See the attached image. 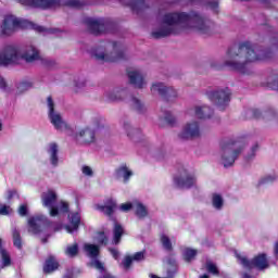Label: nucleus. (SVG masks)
Returning <instances> with one entry per match:
<instances>
[{"mask_svg":"<svg viewBox=\"0 0 278 278\" xmlns=\"http://www.w3.org/2000/svg\"><path fill=\"white\" fill-rule=\"evenodd\" d=\"M181 31H197L198 34H211L212 22L201 16L197 12L190 13H167L162 18V26L154 30V38H166L170 34H181Z\"/></svg>","mask_w":278,"mask_h":278,"instance_id":"1","label":"nucleus"},{"mask_svg":"<svg viewBox=\"0 0 278 278\" xmlns=\"http://www.w3.org/2000/svg\"><path fill=\"white\" fill-rule=\"evenodd\" d=\"M270 56V52L252 46L251 42L244 41L238 48H230L227 52L225 64L232 71H238L243 75L247 74V65L253 62H262Z\"/></svg>","mask_w":278,"mask_h":278,"instance_id":"2","label":"nucleus"},{"mask_svg":"<svg viewBox=\"0 0 278 278\" xmlns=\"http://www.w3.org/2000/svg\"><path fill=\"white\" fill-rule=\"evenodd\" d=\"M40 59V52L34 46H26L18 49L14 46H7L2 52H0V66H10V64H21V60L24 62H36Z\"/></svg>","mask_w":278,"mask_h":278,"instance_id":"3","label":"nucleus"},{"mask_svg":"<svg viewBox=\"0 0 278 278\" xmlns=\"http://www.w3.org/2000/svg\"><path fill=\"white\" fill-rule=\"evenodd\" d=\"M18 29H34L45 36L48 34H58L56 28H45L30 21L18 18L14 15H7L1 26L2 36H12V34H14V31H18Z\"/></svg>","mask_w":278,"mask_h":278,"instance_id":"4","label":"nucleus"},{"mask_svg":"<svg viewBox=\"0 0 278 278\" xmlns=\"http://www.w3.org/2000/svg\"><path fill=\"white\" fill-rule=\"evenodd\" d=\"M22 5L27 8H41V10H49V8H60V5H67V8H84V0H17Z\"/></svg>","mask_w":278,"mask_h":278,"instance_id":"5","label":"nucleus"},{"mask_svg":"<svg viewBox=\"0 0 278 278\" xmlns=\"http://www.w3.org/2000/svg\"><path fill=\"white\" fill-rule=\"evenodd\" d=\"M41 203L43 207L49 210L50 216H60L68 212V203L58 202V194L53 190H48L41 194Z\"/></svg>","mask_w":278,"mask_h":278,"instance_id":"6","label":"nucleus"},{"mask_svg":"<svg viewBox=\"0 0 278 278\" xmlns=\"http://www.w3.org/2000/svg\"><path fill=\"white\" fill-rule=\"evenodd\" d=\"M236 257L241 266L248 270H251V268H256L257 270H266V268L269 266L268 257L264 253L256 255L252 261H249V258H247L243 254L236 253Z\"/></svg>","mask_w":278,"mask_h":278,"instance_id":"7","label":"nucleus"},{"mask_svg":"<svg viewBox=\"0 0 278 278\" xmlns=\"http://www.w3.org/2000/svg\"><path fill=\"white\" fill-rule=\"evenodd\" d=\"M47 105H48V116L54 129H58L59 131H64L68 129V124H66L62 118V115L55 111L54 109L55 104L53 103V99L51 97H48Z\"/></svg>","mask_w":278,"mask_h":278,"instance_id":"8","label":"nucleus"},{"mask_svg":"<svg viewBox=\"0 0 278 278\" xmlns=\"http://www.w3.org/2000/svg\"><path fill=\"white\" fill-rule=\"evenodd\" d=\"M242 153V143L236 141L235 143H229L224 148L223 164L225 168L232 166L233 162Z\"/></svg>","mask_w":278,"mask_h":278,"instance_id":"9","label":"nucleus"},{"mask_svg":"<svg viewBox=\"0 0 278 278\" xmlns=\"http://www.w3.org/2000/svg\"><path fill=\"white\" fill-rule=\"evenodd\" d=\"M207 97L219 110H225V108L229 105V101H231V91L229 88L218 91H208Z\"/></svg>","mask_w":278,"mask_h":278,"instance_id":"10","label":"nucleus"},{"mask_svg":"<svg viewBox=\"0 0 278 278\" xmlns=\"http://www.w3.org/2000/svg\"><path fill=\"white\" fill-rule=\"evenodd\" d=\"M111 45L113 47L111 55L96 51L94 55L97 60H100L101 62H118L125 58V52L123 51L121 43L112 42Z\"/></svg>","mask_w":278,"mask_h":278,"instance_id":"11","label":"nucleus"},{"mask_svg":"<svg viewBox=\"0 0 278 278\" xmlns=\"http://www.w3.org/2000/svg\"><path fill=\"white\" fill-rule=\"evenodd\" d=\"M49 227V219L45 215H36L28 218V231L34 236L45 231Z\"/></svg>","mask_w":278,"mask_h":278,"instance_id":"12","label":"nucleus"},{"mask_svg":"<svg viewBox=\"0 0 278 278\" xmlns=\"http://www.w3.org/2000/svg\"><path fill=\"white\" fill-rule=\"evenodd\" d=\"M85 24L89 27L91 34L96 35L105 34L110 27V23L103 18L87 17L85 18Z\"/></svg>","mask_w":278,"mask_h":278,"instance_id":"13","label":"nucleus"},{"mask_svg":"<svg viewBox=\"0 0 278 278\" xmlns=\"http://www.w3.org/2000/svg\"><path fill=\"white\" fill-rule=\"evenodd\" d=\"M174 184H176L178 188H192V186L197 184V176L188 173L187 169H182L179 176L174 178Z\"/></svg>","mask_w":278,"mask_h":278,"instance_id":"14","label":"nucleus"},{"mask_svg":"<svg viewBox=\"0 0 278 278\" xmlns=\"http://www.w3.org/2000/svg\"><path fill=\"white\" fill-rule=\"evenodd\" d=\"M152 94H160V97H177V91L173 87H166L162 83H155L151 87Z\"/></svg>","mask_w":278,"mask_h":278,"instance_id":"15","label":"nucleus"},{"mask_svg":"<svg viewBox=\"0 0 278 278\" xmlns=\"http://www.w3.org/2000/svg\"><path fill=\"white\" fill-rule=\"evenodd\" d=\"M199 134V123H188L179 134V138H181L182 140H188V138H197Z\"/></svg>","mask_w":278,"mask_h":278,"instance_id":"16","label":"nucleus"},{"mask_svg":"<svg viewBox=\"0 0 278 278\" xmlns=\"http://www.w3.org/2000/svg\"><path fill=\"white\" fill-rule=\"evenodd\" d=\"M70 225L65 226L67 233H74L79 229V224L81 223V215L79 213H71L68 215Z\"/></svg>","mask_w":278,"mask_h":278,"instance_id":"17","label":"nucleus"},{"mask_svg":"<svg viewBox=\"0 0 278 278\" xmlns=\"http://www.w3.org/2000/svg\"><path fill=\"white\" fill-rule=\"evenodd\" d=\"M94 136H96L94 129L90 127H86L80 129L76 134V140H83L85 143L90 144V142L94 140Z\"/></svg>","mask_w":278,"mask_h":278,"instance_id":"18","label":"nucleus"},{"mask_svg":"<svg viewBox=\"0 0 278 278\" xmlns=\"http://www.w3.org/2000/svg\"><path fill=\"white\" fill-rule=\"evenodd\" d=\"M129 83L135 86V88H144V77L140 71L128 72Z\"/></svg>","mask_w":278,"mask_h":278,"instance_id":"19","label":"nucleus"},{"mask_svg":"<svg viewBox=\"0 0 278 278\" xmlns=\"http://www.w3.org/2000/svg\"><path fill=\"white\" fill-rule=\"evenodd\" d=\"M190 114H194L195 118H211L212 114H214V111L207 105L203 106H195L194 110L189 111Z\"/></svg>","mask_w":278,"mask_h":278,"instance_id":"20","label":"nucleus"},{"mask_svg":"<svg viewBox=\"0 0 278 278\" xmlns=\"http://www.w3.org/2000/svg\"><path fill=\"white\" fill-rule=\"evenodd\" d=\"M12 265L10 252L3 247V240L0 239V268H8Z\"/></svg>","mask_w":278,"mask_h":278,"instance_id":"21","label":"nucleus"},{"mask_svg":"<svg viewBox=\"0 0 278 278\" xmlns=\"http://www.w3.org/2000/svg\"><path fill=\"white\" fill-rule=\"evenodd\" d=\"M59 148L55 142L50 143L47 147V153L50 160V164L52 166H58L60 162V156H58Z\"/></svg>","mask_w":278,"mask_h":278,"instance_id":"22","label":"nucleus"},{"mask_svg":"<svg viewBox=\"0 0 278 278\" xmlns=\"http://www.w3.org/2000/svg\"><path fill=\"white\" fill-rule=\"evenodd\" d=\"M97 210L99 212H102V214H105L106 216H110L111 214H114V211L116 210V201L109 199L105 202V205H97Z\"/></svg>","mask_w":278,"mask_h":278,"instance_id":"23","label":"nucleus"},{"mask_svg":"<svg viewBox=\"0 0 278 278\" xmlns=\"http://www.w3.org/2000/svg\"><path fill=\"white\" fill-rule=\"evenodd\" d=\"M84 251L88 257L92 260L90 263V266H92V262L97 261V257L99 256V248L94 244L85 243Z\"/></svg>","mask_w":278,"mask_h":278,"instance_id":"24","label":"nucleus"},{"mask_svg":"<svg viewBox=\"0 0 278 278\" xmlns=\"http://www.w3.org/2000/svg\"><path fill=\"white\" fill-rule=\"evenodd\" d=\"M59 266L60 264L58 263L55 257L50 256L48 260H46V263L43 265V273H53L54 270H58Z\"/></svg>","mask_w":278,"mask_h":278,"instance_id":"25","label":"nucleus"},{"mask_svg":"<svg viewBox=\"0 0 278 278\" xmlns=\"http://www.w3.org/2000/svg\"><path fill=\"white\" fill-rule=\"evenodd\" d=\"M132 210L135 211V214L136 216H138V218H144V216L149 214V211H147V206H144L139 201H134Z\"/></svg>","mask_w":278,"mask_h":278,"instance_id":"26","label":"nucleus"},{"mask_svg":"<svg viewBox=\"0 0 278 278\" xmlns=\"http://www.w3.org/2000/svg\"><path fill=\"white\" fill-rule=\"evenodd\" d=\"M113 233H114L113 242H114V244H118V242H121V238L123 236V226H121V224L115 223Z\"/></svg>","mask_w":278,"mask_h":278,"instance_id":"27","label":"nucleus"},{"mask_svg":"<svg viewBox=\"0 0 278 278\" xmlns=\"http://www.w3.org/2000/svg\"><path fill=\"white\" fill-rule=\"evenodd\" d=\"M34 87V83L30 79H24L17 84L18 92H27Z\"/></svg>","mask_w":278,"mask_h":278,"instance_id":"28","label":"nucleus"},{"mask_svg":"<svg viewBox=\"0 0 278 278\" xmlns=\"http://www.w3.org/2000/svg\"><path fill=\"white\" fill-rule=\"evenodd\" d=\"M132 173L129 170L127 166H122L117 169V176L122 177L124 181H129V178L131 177Z\"/></svg>","mask_w":278,"mask_h":278,"instance_id":"29","label":"nucleus"},{"mask_svg":"<svg viewBox=\"0 0 278 278\" xmlns=\"http://www.w3.org/2000/svg\"><path fill=\"white\" fill-rule=\"evenodd\" d=\"M132 173L129 170L127 166H122L117 169V176L122 177L124 181H129V178L131 177Z\"/></svg>","mask_w":278,"mask_h":278,"instance_id":"30","label":"nucleus"},{"mask_svg":"<svg viewBox=\"0 0 278 278\" xmlns=\"http://www.w3.org/2000/svg\"><path fill=\"white\" fill-rule=\"evenodd\" d=\"M182 257L185 262H192L197 257V250L187 248L182 251Z\"/></svg>","mask_w":278,"mask_h":278,"instance_id":"31","label":"nucleus"},{"mask_svg":"<svg viewBox=\"0 0 278 278\" xmlns=\"http://www.w3.org/2000/svg\"><path fill=\"white\" fill-rule=\"evenodd\" d=\"M205 268L207 273H210L211 275H216V276L220 275V271L218 270V266L212 261L206 262Z\"/></svg>","mask_w":278,"mask_h":278,"instance_id":"32","label":"nucleus"},{"mask_svg":"<svg viewBox=\"0 0 278 278\" xmlns=\"http://www.w3.org/2000/svg\"><path fill=\"white\" fill-rule=\"evenodd\" d=\"M65 253H66V255H68V257H75V255H77V253H79V247L77 245V243L68 245L66 248Z\"/></svg>","mask_w":278,"mask_h":278,"instance_id":"33","label":"nucleus"},{"mask_svg":"<svg viewBox=\"0 0 278 278\" xmlns=\"http://www.w3.org/2000/svg\"><path fill=\"white\" fill-rule=\"evenodd\" d=\"M213 207H215V210L223 207V197L218 193L213 194Z\"/></svg>","mask_w":278,"mask_h":278,"instance_id":"34","label":"nucleus"},{"mask_svg":"<svg viewBox=\"0 0 278 278\" xmlns=\"http://www.w3.org/2000/svg\"><path fill=\"white\" fill-rule=\"evenodd\" d=\"M13 244L16 249H21L23 247L21 242V233L16 229L13 230Z\"/></svg>","mask_w":278,"mask_h":278,"instance_id":"35","label":"nucleus"},{"mask_svg":"<svg viewBox=\"0 0 278 278\" xmlns=\"http://www.w3.org/2000/svg\"><path fill=\"white\" fill-rule=\"evenodd\" d=\"M275 179H277V176L275 174L267 175V176L261 178L258 184H260V186H264V184H273V181H275Z\"/></svg>","mask_w":278,"mask_h":278,"instance_id":"36","label":"nucleus"},{"mask_svg":"<svg viewBox=\"0 0 278 278\" xmlns=\"http://www.w3.org/2000/svg\"><path fill=\"white\" fill-rule=\"evenodd\" d=\"M161 242L166 251H170V249H173V245L170 244V239H168L166 235L161 236Z\"/></svg>","mask_w":278,"mask_h":278,"instance_id":"37","label":"nucleus"},{"mask_svg":"<svg viewBox=\"0 0 278 278\" xmlns=\"http://www.w3.org/2000/svg\"><path fill=\"white\" fill-rule=\"evenodd\" d=\"M119 212H129L134 210V202H126L118 206Z\"/></svg>","mask_w":278,"mask_h":278,"instance_id":"38","label":"nucleus"},{"mask_svg":"<svg viewBox=\"0 0 278 278\" xmlns=\"http://www.w3.org/2000/svg\"><path fill=\"white\" fill-rule=\"evenodd\" d=\"M132 262L134 258L131 256H126L122 262L123 269L129 270V267L131 266Z\"/></svg>","mask_w":278,"mask_h":278,"instance_id":"39","label":"nucleus"},{"mask_svg":"<svg viewBox=\"0 0 278 278\" xmlns=\"http://www.w3.org/2000/svg\"><path fill=\"white\" fill-rule=\"evenodd\" d=\"M241 1H249V0H241ZM206 5L213 10V12H218V1L216 0H207Z\"/></svg>","mask_w":278,"mask_h":278,"instance_id":"40","label":"nucleus"},{"mask_svg":"<svg viewBox=\"0 0 278 278\" xmlns=\"http://www.w3.org/2000/svg\"><path fill=\"white\" fill-rule=\"evenodd\" d=\"M96 239H97V242H99V244H108V237H105L104 232H99Z\"/></svg>","mask_w":278,"mask_h":278,"instance_id":"41","label":"nucleus"},{"mask_svg":"<svg viewBox=\"0 0 278 278\" xmlns=\"http://www.w3.org/2000/svg\"><path fill=\"white\" fill-rule=\"evenodd\" d=\"M8 214H12V208L8 205H0V215L8 216Z\"/></svg>","mask_w":278,"mask_h":278,"instance_id":"42","label":"nucleus"},{"mask_svg":"<svg viewBox=\"0 0 278 278\" xmlns=\"http://www.w3.org/2000/svg\"><path fill=\"white\" fill-rule=\"evenodd\" d=\"M131 257L132 262H142L144 260V252H137Z\"/></svg>","mask_w":278,"mask_h":278,"instance_id":"43","label":"nucleus"},{"mask_svg":"<svg viewBox=\"0 0 278 278\" xmlns=\"http://www.w3.org/2000/svg\"><path fill=\"white\" fill-rule=\"evenodd\" d=\"M164 121H166L168 125H173V123H175V117L173 116V114H170V112H166L164 116Z\"/></svg>","mask_w":278,"mask_h":278,"instance_id":"44","label":"nucleus"},{"mask_svg":"<svg viewBox=\"0 0 278 278\" xmlns=\"http://www.w3.org/2000/svg\"><path fill=\"white\" fill-rule=\"evenodd\" d=\"M81 172L86 177H92V168L90 166H83Z\"/></svg>","mask_w":278,"mask_h":278,"instance_id":"45","label":"nucleus"},{"mask_svg":"<svg viewBox=\"0 0 278 278\" xmlns=\"http://www.w3.org/2000/svg\"><path fill=\"white\" fill-rule=\"evenodd\" d=\"M27 212H28L27 204H22V205L18 207V214H20V216H27Z\"/></svg>","mask_w":278,"mask_h":278,"instance_id":"46","label":"nucleus"},{"mask_svg":"<svg viewBox=\"0 0 278 278\" xmlns=\"http://www.w3.org/2000/svg\"><path fill=\"white\" fill-rule=\"evenodd\" d=\"M132 105L134 108H136V110H141L142 109V103L140 102V100H138V98H132Z\"/></svg>","mask_w":278,"mask_h":278,"instance_id":"47","label":"nucleus"},{"mask_svg":"<svg viewBox=\"0 0 278 278\" xmlns=\"http://www.w3.org/2000/svg\"><path fill=\"white\" fill-rule=\"evenodd\" d=\"M110 251H111V254L114 257V260H118V252L114 249H111Z\"/></svg>","mask_w":278,"mask_h":278,"instance_id":"48","label":"nucleus"},{"mask_svg":"<svg viewBox=\"0 0 278 278\" xmlns=\"http://www.w3.org/2000/svg\"><path fill=\"white\" fill-rule=\"evenodd\" d=\"M63 278H73V269H68Z\"/></svg>","mask_w":278,"mask_h":278,"instance_id":"49","label":"nucleus"},{"mask_svg":"<svg viewBox=\"0 0 278 278\" xmlns=\"http://www.w3.org/2000/svg\"><path fill=\"white\" fill-rule=\"evenodd\" d=\"M110 100L111 101H121V97L112 94V96H110Z\"/></svg>","mask_w":278,"mask_h":278,"instance_id":"50","label":"nucleus"},{"mask_svg":"<svg viewBox=\"0 0 278 278\" xmlns=\"http://www.w3.org/2000/svg\"><path fill=\"white\" fill-rule=\"evenodd\" d=\"M14 194H16V192H14L12 190L8 191L7 199H9V200L12 199V197H14Z\"/></svg>","mask_w":278,"mask_h":278,"instance_id":"51","label":"nucleus"},{"mask_svg":"<svg viewBox=\"0 0 278 278\" xmlns=\"http://www.w3.org/2000/svg\"><path fill=\"white\" fill-rule=\"evenodd\" d=\"M0 88H5V80L0 76Z\"/></svg>","mask_w":278,"mask_h":278,"instance_id":"52","label":"nucleus"},{"mask_svg":"<svg viewBox=\"0 0 278 278\" xmlns=\"http://www.w3.org/2000/svg\"><path fill=\"white\" fill-rule=\"evenodd\" d=\"M0 131H3V123L0 119Z\"/></svg>","mask_w":278,"mask_h":278,"instance_id":"53","label":"nucleus"},{"mask_svg":"<svg viewBox=\"0 0 278 278\" xmlns=\"http://www.w3.org/2000/svg\"><path fill=\"white\" fill-rule=\"evenodd\" d=\"M199 278H210V276L207 274H204V275L200 276Z\"/></svg>","mask_w":278,"mask_h":278,"instance_id":"54","label":"nucleus"},{"mask_svg":"<svg viewBox=\"0 0 278 278\" xmlns=\"http://www.w3.org/2000/svg\"><path fill=\"white\" fill-rule=\"evenodd\" d=\"M174 273H177V265H173Z\"/></svg>","mask_w":278,"mask_h":278,"instance_id":"55","label":"nucleus"},{"mask_svg":"<svg viewBox=\"0 0 278 278\" xmlns=\"http://www.w3.org/2000/svg\"><path fill=\"white\" fill-rule=\"evenodd\" d=\"M242 278H253V277L249 276L248 274H243Z\"/></svg>","mask_w":278,"mask_h":278,"instance_id":"56","label":"nucleus"},{"mask_svg":"<svg viewBox=\"0 0 278 278\" xmlns=\"http://www.w3.org/2000/svg\"><path fill=\"white\" fill-rule=\"evenodd\" d=\"M256 149H257V146L252 148L253 153L255 152Z\"/></svg>","mask_w":278,"mask_h":278,"instance_id":"57","label":"nucleus"}]
</instances>
